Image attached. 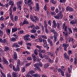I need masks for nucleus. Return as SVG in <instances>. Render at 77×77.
Instances as JSON below:
<instances>
[{"instance_id":"obj_1","label":"nucleus","mask_w":77,"mask_h":77,"mask_svg":"<svg viewBox=\"0 0 77 77\" xmlns=\"http://www.w3.org/2000/svg\"><path fill=\"white\" fill-rule=\"evenodd\" d=\"M24 3L26 5H28L29 7L30 11L32 12L33 8L31 5H32L33 4L32 0H24Z\"/></svg>"},{"instance_id":"obj_2","label":"nucleus","mask_w":77,"mask_h":77,"mask_svg":"<svg viewBox=\"0 0 77 77\" xmlns=\"http://www.w3.org/2000/svg\"><path fill=\"white\" fill-rule=\"evenodd\" d=\"M26 19H24L23 21V23H20V26H23V25H25V24H29V22Z\"/></svg>"},{"instance_id":"obj_3","label":"nucleus","mask_w":77,"mask_h":77,"mask_svg":"<svg viewBox=\"0 0 77 77\" xmlns=\"http://www.w3.org/2000/svg\"><path fill=\"white\" fill-rule=\"evenodd\" d=\"M13 68L14 71H16V72H17V71H19L20 70V66L19 65H17V66L16 69L15 68V67L14 66H13Z\"/></svg>"},{"instance_id":"obj_4","label":"nucleus","mask_w":77,"mask_h":77,"mask_svg":"<svg viewBox=\"0 0 77 77\" xmlns=\"http://www.w3.org/2000/svg\"><path fill=\"white\" fill-rule=\"evenodd\" d=\"M63 29L65 32H67V26H66V23L65 22L62 25Z\"/></svg>"},{"instance_id":"obj_5","label":"nucleus","mask_w":77,"mask_h":77,"mask_svg":"<svg viewBox=\"0 0 77 77\" xmlns=\"http://www.w3.org/2000/svg\"><path fill=\"white\" fill-rule=\"evenodd\" d=\"M13 56L14 57V59L15 60H18L17 54L16 52H14V54L13 55Z\"/></svg>"},{"instance_id":"obj_6","label":"nucleus","mask_w":77,"mask_h":77,"mask_svg":"<svg viewBox=\"0 0 77 77\" xmlns=\"http://www.w3.org/2000/svg\"><path fill=\"white\" fill-rule=\"evenodd\" d=\"M38 26H39V27L42 28V30L43 32L44 31V26H43L42 23H39L38 24Z\"/></svg>"},{"instance_id":"obj_7","label":"nucleus","mask_w":77,"mask_h":77,"mask_svg":"<svg viewBox=\"0 0 77 77\" xmlns=\"http://www.w3.org/2000/svg\"><path fill=\"white\" fill-rule=\"evenodd\" d=\"M2 59L3 60V61L4 63H5L7 65H8V64H9V63H8V61L6 60L5 58L4 57H2Z\"/></svg>"},{"instance_id":"obj_8","label":"nucleus","mask_w":77,"mask_h":77,"mask_svg":"<svg viewBox=\"0 0 77 77\" xmlns=\"http://www.w3.org/2000/svg\"><path fill=\"white\" fill-rule=\"evenodd\" d=\"M34 19H33V22L34 23H35L36 22V21H39V18L38 17L35 16H34Z\"/></svg>"},{"instance_id":"obj_9","label":"nucleus","mask_w":77,"mask_h":77,"mask_svg":"<svg viewBox=\"0 0 77 77\" xmlns=\"http://www.w3.org/2000/svg\"><path fill=\"white\" fill-rule=\"evenodd\" d=\"M39 10V4L38 3H37L36 4V8L35 9V11L36 12H38Z\"/></svg>"},{"instance_id":"obj_10","label":"nucleus","mask_w":77,"mask_h":77,"mask_svg":"<svg viewBox=\"0 0 77 77\" xmlns=\"http://www.w3.org/2000/svg\"><path fill=\"white\" fill-rule=\"evenodd\" d=\"M54 40L55 41H56V39H57V33L56 32H55L54 33Z\"/></svg>"},{"instance_id":"obj_11","label":"nucleus","mask_w":77,"mask_h":77,"mask_svg":"<svg viewBox=\"0 0 77 77\" xmlns=\"http://www.w3.org/2000/svg\"><path fill=\"white\" fill-rule=\"evenodd\" d=\"M36 29H35V27H34L31 30V32L32 33H35L36 32Z\"/></svg>"},{"instance_id":"obj_12","label":"nucleus","mask_w":77,"mask_h":77,"mask_svg":"<svg viewBox=\"0 0 77 77\" xmlns=\"http://www.w3.org/2000/svg\"><path fill=\"white\" fill-rule=\"evenodd\" d=\"M44 57L45 59H46V60H48L49 59H50L49 56L45 54H43V58Z\"/></svg>"},{"instance_id":"obj_13","label":"nucleus","mask_w":77,"mask_h":77,"mask_svg":"<svg viewBox=\"0 0 77 77\" xmlns=\"http://www.w3.org/2000/svg\"><path fill=\"white\" fill-rule=\"evenodd\" d=\"M9 16L11 18V20H12V21L14 22V16H13L12 14L11 13H10Z\"/></svg>"},{"instance_id":"obj_14","label":"nucleus","mask_w":77,"mask_h":77,"mask_svg":"<svg viewBox=\"0 0 77 77\" xmlns=\"http://www.w3.org/2000/svg\"><path fill=\"white\" fill-rule=\"evenodd\" d=\"M44 27L45 28H47L48 27V24L46 20H45L44 21Z\"/></svg>"},{"instance_id":"obj_15","label":"nucleus","mask_w":77,"mask_h":77,"mask_svg":"<svg viewBox=\"0 0 77 77\" xmlns=\"http://www.w3.org/2000/svg\"><path fill=\"white\" fill-rule=\"evenodd\" d=\"M13 75L14 77H20V75H18L17 73L15 72H13Z\"/></svg>"},{"instance_id":"obj_16","label":"nucleus","mask_w":77,"mask_h":77,"mask_svg":"<svg viewBox=\"0 0 77 77\" xmlns=\"http://www.w3.org/2000/svg\"><path fill=\"white\" fill-rule=\"evenodd\" d=\"M17 39L15 37H12L10 39V41L11 42L12 41V42H14V41H16Z\"/></svg>"},{"instance_id":"obj_17","label":"nucleus","mask_w":77,"mask_h":77,"mask_svg":"<svg viewBox=\"0 0 77 77\" xmlns=\"http://www.w3.org/2000/svg\"><path fill=\"white\" fill-rule=\"evenodd\" d=\"M69 46V45L66 43H63L62 45V47L64 48H67Z\"/></svg>"},{"instance_id":"obj_18","label":"nucleus","mask_w":77,"mask_h":77,"mask_svg":"<svg viewBox=\"0 0 77 77\" xmlns=\"http://www.w3.org/2000/svg\"><path fill=\"white\" fill-rule=\"evenodd\" d=\"M50 57L52 59H54L55 56H54V53L52 52L51 53Z\"/></svg>"},{"instance_id":"obj_19","label":"nucleus","mask_w":77,"mask_h":77,"mask_svg":"<svg viewBox=\"0 0 77 77\" xmlns=\"http://www.w3.org/2000/svg\"><path fill=\"white\" fill-rule=\"evenodd\" d=\"M18 30V28H12V33H14Z\"/></svg>"},{"instance_id":"obj_20","label":"nucleus","mask_w":77,"mask_h":77,"mask_svg":"<svg viewBox=\"0 0 77 77\" xmlns=\"http://www.w3.org/2000/svg\"><path fill=\"white\" fill-rule=\"evenodd\" d=\"M12 47H20V46L18 45V43H14L13 45H12Z\"/></svg>"},{"instance_id":"obj_21","label":"nucleus","mask_w":77,"mask_h":77,"mask_svg":"<svg viewBox=\"0 0 77 77\" xmlns=\"http://www.w3.org/2000/svg\"><path fill=\"white\" fill-rule=\"evenodd\" d=\"M38 56L39 57H40L41 59H44V56L42 55V54L41 53V52H40L38 54Z\"/></svg>"},{"instance_id":"obj_22","label":"nucleus","mask_w":77,"mask_h":77,"mask_svg":"<svg viewBox=\"0 0 77 77\" xmlns=\"http://www.w3.org/2000/svg\"><path fill=\"white\" fill-rule=\"evenodd\" d=\"M64 56L66 58V59H67V60H69V57L67 55V54L66 53H65L64 55Z\"/></svg>"},{"instance_id":"obj_23","label":"nucleus","mask_w":77,"mask_h":77,"mask_svg":"<svg viewBox=\"0 0 77 77\" xmlns=\"http://www.w3.org/2000/svg\"><path fill=\"white\" fill-rule=\"evenodd\" d=\"M60 17V15L58 14L56 16H54V18H55V19H57V20H59V18Z\"/></svg>"},{"instance_id":"obj_24","label":"nucleus","mask_w":77,"mask_h":77,"mask_svg":"<svg viewBox=\"0 0 77 77\" xmlns=\"http://www.w3.org/2000/svg\"><path fill=\"white\" fill-rule=\"evenodd\" d=\"M30 37V35H26L24 37V39L25 40H26L28 38H29Z\"/></svg>"},{"instance_id":"obj_25","label":"nucleus","mask_w":77,"mask_h":77,"mask_svg":"<svg viewBox=\"0 0 77 77\" xmlns=\"http://www.w3.org/2000/svg\"><path fill=\"white\" fill-rule=\"evenodd\" d=\"M72 42V45H75V40L73 38L72 39V40L71 41Z\"/></svg>"},{"instance_id":"obj_26","label":"nucleus","mask_w":77,"mask_h":77,"mask_svg":"<svg viewBox=\"0 0 77 77\" xmlns=\"http://www.w3.org/2000/svg\"><path fill=\"white\" fill-rule=\"evenodd\" d=\"M41 76V75L37 73H35L33 75V77H39Z\"/></svg>"},{"instance_id":"obj_27","label":"nucleus","mask_w":77,"mask_h":77,"mask_svg":"<svg viewBox=\"0 0 77 77\" xmlns=\"http://www.w3.org/2000/svg\"><path fill=\"white\" fill-rule=\"evenodd\" d=\"M39 52H40V53H42V54H45V53L46 51L45 49H41L40 50V51Z\"/></svg>"},{"instance_id":"obj_28","label":"nucleus","mask_w":77,"mask_h":77,"mask_svg":"<svg viewBox=\"0 0 77 77\" xmlns=\"http://www.w3.org/2000/svg\"><path fill=\"white\" fill-rule=\"evenodd\" d=\"M63 35H64L66 37H67V36H68V32H66L65 33V32H63Z\"/></svg>"},{"instance_id":"obj_29","label":"nucleus","mask_w":77,"mask_h":77,"mask_svg":"<svg viewBox=\"0 0 77 77\" xmlns=\"http://www.w3.org/2000/svg\"><path fill=\"white\" fill-rule=\"evenodd\" d=\"M73 39L72 38L69 37H68V42H70L72 41V39Z\"/></svg>"},{"instance_id":"obj_30","label":"nucleus","mask_w":77,"mask_h":77,"mask_svg":"<svg viewBox=\"0 0 77 77\" xmlns=\"http://www.w3.org/2000/svg\"><path fill=\"white\" fill-rule=\"evenodd\" d=\"M8 50H9V47H5V48L4 49V51H8Z\"/></svg>"},{"instance_id":"obj_31","label":"nucleus","mask_w":77,"mask_h":77,"mask_svg":"<svg viewBox=\"0 0 77 77\" xmlns=\"http://www.w3.org/2000/svg\"><path fill=\"white\" fill-rule=\"evenodd\" d=\"M48 60L49 62H50L51 63H54V60H53L51 59L50 58Z\"/></svg>"},{"instance_id":"obj_32","label":"nucleus","mask_w":77,"mask_h":77,"mask_svg":"<svg viewBox=\"0 0 77 77\" xmlns=\"http://www.w3.org/2000/svg\"><path fill=\"white\" fill-rule=\"evenodd\" d=\"M51 14L52 16H54V15H56V12L53 11H51Z\"/></svg>"},{"instance_id":"obj_33","label":"nucleus","mask_w":77,"mask_h":77,"mask_svg":"<svg viewBox=\"0 0 77 77\" xmlns=\"http://www.w3.org/2000/svg\"><path fill=\"white\" fill-rule=\"evenodd\" d=\"M9 5H14V1H10L9 3Z\"/></svg>"},{"instance_id":"obj_34","label":"nucleus","mask_w":77,"mask_h":77,"mask_svg":"<svg viewBox=\"0 0 77 77\" xmlns=\"http://www.w3.org/2000/svg\"><path fill=\"white\" fill-rule=\"evenodd\" d=\"M18 16L16 15L14 17V20L15 21H18Z\"/></svg>"},{"instance_id":"obj_35","label":"nucleus","mask_w":77,"mask_h":77,"mask_svg":"<svg viewBox=\"0 0 77 77\" xmlns=\"http://www.w3.org/2000/svg\"><path fill=\"white\" fill-rule=\"evenodd\" d=\"M70 24L71 25H74L75 24V22L74 20H71L70 22Z\"/></svg>"},{"instance_id":"obj_36","label":"nucleus","mask_w":77,"mask_h":77,"mask_svg":"<svg viewBox=\"0 0 77 77\" xmlns=\"http://www.w3.org/2000/svg\"><path fill=\"white\" fill-rule=\"evenodd\" d=\"M1 26L0 28L1 29H4V27H5V24L3 23H2L1 25Z\"/></svg>"},{"instance_id":"obj_37","label":"nucleus","mask_w":77,"mask_h":77,"mask_svg":"<svg viewBox=\"0 0 77 77\" xmlns=\"http://www.w3.org/2000/svg\"><path fill=\"white\" fill-rule=\"evenodd\" d=\"M3 35V31L0 29V37Z\"/></svg>"},{"instance_id":"obj_38","label":"nucleus","mask_w":77,"mask_h":77,"mask_svg":"<svg viewBox=\"0 0 77 77\" xmlns=\"http://www.w3.org/2000/svg\"><path fill=\"white\" fill-rule=\"evenodd\" d=\"M49 63H47L46 64H45L44 65V68H48V66H49Z\"/></svg>"},{"instance_id":"obj_39","label":"nucleus","mask_w":77,"mask_h":77,"mask_svg":"<svg viewBox=\"0 0 77 77\" xmlns=\"http://www.w3.org/2000/svg\"><path fill=\"white\" fill-rule=\"evenodd\" d=\"M41 37L42 38H43V39H47L48 38L47 37L44 35H42Z\"/></svg>"},{"instance_id":"obj_40","label":"nucleus","mask_w":77,"mask_h":77,"mask_svg":"<svg viewBox=\"0 0 77 77\" xmlns=\"http://www.w3.org/2000/svg\"><path fill=\"white\" fill-rule=\"evenodd\" d=\"M6 32L8 35H9L10 34V33L11 32V30H10L9 29H8L6 30Z\"/></svg>"},{"instance_id":"obj_41","label":"nucleus","mask_w":77,"mask_h":77,"mask_svg":"<svg viewBox=\"0 0 77 77\" xmlns=\"http://www.w3.org/2000/svg\"><path fill=\"white\" fill-rule=\"evenodd\" d=\"M25 12L26 14H29V11L27 9H25Z\"/></svg>"},{"instance_id":"obj_42","label":"nucleus","mask_w":77,"mask_h":77,"mask_svg":"<svg viewBox=\"0 0 77 77\" xmlns=\"http://www.w3.org/2000/svg\"><path fill=\"white\" fill-rule=\"evenodd\" d=\"M45 32L47 34H48L49 33V30H48V29H47V28H45Z\"/></svg>"},{"instance_id":"obj_43","label":"nucleus","mask_w":77,"mask_h":77,"mask_svg":"<svg viewBox=\"0 0 77 77\" xmlns=\"http://www.w3.org/2000/svg\"><path fill=\"white\" fill-rule=\"evenodd\" d=\"M51 20H49L48 22V25L50 26H51Z\"/></svg>"},{"instance_id":"obj_44","label":"nucleus","mask_w":77,"mask_h":77,"mask_svg":"<svg viewBox=\"0 0 77 77\" xmlns=\"http://www.w3.org/2000/svg\"><path fill=\"white\" fill-rule=\"evenodd\" d=\"M1 74L3 77H6V75H5V74L3 72H2V71H1Z\"/></svg>"},{"instance_id":"obj_45","label":"nucleus","mask_w":77,"mask_h":77,"mask_svg":"<svg viewBox=\"0 0 77 77\" xmlns=\"http://www.w3.org/2000/svg\"><path fill=\"white\" fill-rule=\"evenodd\" d=\"M43 42L44 44H47V40H46L45 39H43Z\"/></svg>"},{"instance_id":"obj_46","label":"nucleus","mask_w":77,"mask_h":77,"mask_svg":"<svg viewBox=\"0 0 77 77\" xmlns=\"http://www.w3.org/2000/svg\"><path fill=\"white\" fill-rule=\"evenodd\" d=\"M57 29H59L60 27V23H57Z\"/></svg>"},{"instance_id":"obj_47","label":"nucleus","mask_w":77,"mask_h":77,"mask_svg":"<svg viewBox=\"0 0 77 77\" xmlns=\"http://www.w3.org/2000/svg\"><path fill=\"white\" fill-rule=\"evenodd\" d=\"M35 72V71L33 70H31V71H30L29 72V73H28V74H33Z\"/></svg>"},{"instance_id":"obj_48","label":"nucleus","mask_w":77,"mask_h":77,"mask_svg":"<svg viewBox=\"0 0 77 77\" xmlns=\"http://www.w3.org/2000/svg\"><path fill=\"white\" fill-rule=\"evenodd\" d=\"M26 77H33L32 76L30 75V74L29 73H26Z\"/></svg>"},{"instance_id":"obj_49","label":"nucleus","mask_w":77,"mask_h":77,"mask_svg":"<svg viewBox=\"0 0 77 77\" xmlns=\"http://www.w3.org/2000/svg\"><path fill=\"white\" fill-rule=\"evenodd\" d=\"M23 33H24V31L23 30H21L18 32V34L21 35V34H23Z\"/></svg>"},{"instance_id":"obj_50","label":"nucleus","mask_w":77,"mask_h":77,"mask_svg":"<svg viewBox=\"0 0 77 77\" xmlns=\"http://www.w3.org/2000/svg\"><path fill=\"white\" fill-rule=\"evenodd\" d=\"M32 59L33 60V62H35V61L36 60V57L35 56H33L32 57Z\"/></svg>"},{"instance_id":"obj_51","label":"nucleus","mask_w":77,"mask_h":77,"mask_svg":"<svg viewBox=\"0 0 77 77\" xmlns=\"http://www.w3.org/2000/svg\"><path fill=\"white\" fill-rule=\"evenodd\" d=\"M77 57H75V61L74 62V65H76V64H77Z\"/></svg>"},{"instance_id":"obj_52","label":"nucleus","mask_w":77,"mask_h":77,"mask_svg":"<svg viewBox=\"0 0 77 77\" xmlns=\"http://www.w3.org/2000/svg\"><path fill=\"white\" fill-rule=\"evenodd\" d=\"M34 54L35 55H37L38 54V51H37V49H35L34 51Z\"/></svg>"},{"instance_id":"obj_53","label":"nucleus","mask_w":77,"mask_h":77,"mask_svg":"<svg viewBox=\"0 0 77 77\" xmlns=\"http://www.w3.org/2000/svg\"><path fill=\"white\" fill-rule=\"evenodd\" d=\"M21 71L22 72H25V71H26V69H25V67H23L21 69Z\"/></svg>"},{"instance_id":"obj_54","label":"nucleus","mask_w":77,"mask_h":77,"mask_svg":"<svg viewBox=\"0 0 77 77\" xmlns=\"http://www.w3.org/2000/svg\"><path fill=\"white\" fill-rule=\"evenodd\" d=\"M44 9L45 11H47V4H45V6L44 7Z\"/></svg>"},{"instance_id":"obj_55","label":"nucleus","mask_w":77,"mask_h":77,"mask_svg":"<svg viewBox=\"0 0 77 77\" xmlns=\"http://www.w3.org/2000/svg\"><path fill=\"white\" fill-rule=\"evenodd\" d=\"M51 32H52L53 33H54L55 32V30L53 28L51 29Z\"/></svg>"},{"instance_id":"obj_56","label":"nucleus","mask_w":77,"mask_h":77,"mask_svg":"<svg viewBox=\"0 0 77 77\" xmlns=\"http://www.w3.org/2000/svg\"><path fill=\"white\" fill-rule=\"evenodd\" d=\"M38 64V66H41L42 67V63L41 62V61H40L39 62V63Z\"/></svg>"},{"instance_id":"obj_57","label":"nucleus","mask_w":77,"mask_h":77,"mask_svg":"<svg viewBox=\"0 0 77 77\" xmlns=\"http://www.w3.org/2000/svg\"><path fill=\"white\" fill-rule=\"evenodd\" d=\"M68 54L69 55H70L71 54H72V51L70 50L68 51Z\"/></svg>"},{"instance_id":"obj_58","label":"nucleus","mask_w":77,"mask_h":77,"mask_svg":"<svg viewBox=\"0 0 77 77\" xmlns=\"http://www.w3.org/2000/svg\"><path fill=\"white\" fill-rule=\"evenodd\" d=\"M68 29L69 32H70V33H72V30H71V29L69 27L68 28Z\"/></svg>"},{"instance_id":"obj_59","label":"nucleus","mask_w":77,"mask_h":77,"mask_svg":"<svg viewBox=\"0 0 77 77\" xmlns=\"http://www.w3.org/2000/svg\"><path fill=\"white\" fill-rule=\"evenodd\" d=\"M0 51L2 54H3V52L5 51L3 50V49L2 48H0Z\"/></svg>"},{"instance_id":"obj_60","label":"nucleus","mask_w":77,"mask_h":77,"mask_svg":"<svg viewBox=\"0 0 77 77\" xmlns=\"http://www.w3.org/2000/svg\"><path fill=\"white\" fill-rule=\"evenodd\" d=\"M69 17L71 19L73 20L74 19V17H73V15H69Z\"/></svg>"},{"instance_id":"obj_61","label":"nucleus","mask_w":77,"mask_h":77,"mask_svg":"<svg viewBox=\"0 0 77 77\" xmlns=\"http://www.w3.org/2000/svg\"><path fill=\"white\" fill-rule=\"evenodd\" d=\"M27 60H32V58L31 57H28L27 58Z\"/></svg>"},{"instance_id":"obj_62","label":"nucleus","mask_w":77,"mask_h":77,"mask_svg":"<svg viewBox=\"0 0 77 77\" xmlns=\"http://www.w3.org/2000/svg\"><path fill=\"white\" fill-rule=\"evenodd\" d=\"M32 63H27L25 65V67H27L28 66H29L30 64Z\"/></svg>"},{"instance_id":"obj_63","label":"nucleus","mask_w":77,"mask_h":77,"mask_svg":"<svg viewBox=\"0 0 77 77\" xmlns=\"http://www.w3.org/2000/svg\"><path fill=\"white\" fill-rule=\"evenodd\" d=\"M69 11H70V12H74V9H73L72 8L70 7Z\"/></svg>"},{"instance_id":"obj_64","label":"nucleus","mask_w":77,"mask_h":77,"mask_svg":"<svg viewBox=\"0 0 77 77\" xmlns=\"http://www.w3.org/2000/svg\"><path fill=\"white\" fill-rule=\"evenodd\" d=\"M34 67H35L36 68L38 67V63L35 64L34 65Z\"/></svg>"}]
</instances>
